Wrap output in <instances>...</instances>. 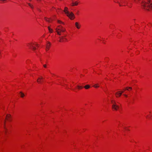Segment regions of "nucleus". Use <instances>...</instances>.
I'll return each instance as SVG.
<instances>
[{"mask_svg": "<svg viewBox=\"0 0 152 152\" xmlns=\"http://www.w3.org/2000/svg\"><path fill=\"white\" fill-rule=\"evenodd\" d=\"M135 3H141L142 8L147 10H152V0H134Z\"/></svg>", "mask_w": 152, "mask_h": 152, "instance_id": "1", "label": "nucleus"}, {"mask_svg": "<svg viewBox=\"0 0 152 152\" xmlns=\"http://www.w3.org/2000/svg\"><path fill=\"white\" fill-rule=\"evenodd\" d=\"M64 11L71 20H73L75 18V16L74 14L72 12H69L68 11V8L67 7H65Z\"/></svg>", "mask_w": 152, "mask_h": 152, "instance_id": "2", "label": "nucleus"}, {"mask_svg": "<svg viewBox=\"0 0 152 152\" xmlns=\"http://www.w3.org/2000/svg\"><path fill=\"white\" fill-rule=\"evenodd\" d=\"M27 46L29 48L34 50L37 49V48L38 47L39 45L36 42H33L27 44Z\"/></svg>", "mask_w": 152, "mask_h": 152, "instance_id": "3", "label": "nucleus"}, {"mask_svg": "<svg viewBox=\"0 0 152 152\" xmlns=\"http://www.w3.org/2000/svg\"><path fill=\"white\" fill-rule=\"evenodd\" d=\"M57 34L59 35H61V32H63L65 31V29L61 25L58 26L56 29Z\"/></svg>", "mask_w": 152, "mask_h": 152, "instance_id": "4", "label": "nucleus"}, {"mask_svg": "<svg viewBox=\"0 0 152 152\" xmlns=\"http://www.w3.org/2000/svg\"><path fill=\"white\" fill-rule=\"evenodd\" d=\"M11 118V115L9 114H7L6 116H5L4 118H3V124L4 126V129L5 130V132H6V131L7 130V129L4 126V122L5 120L6 119L7 120H10Z\"/></svg>", "mask_w": 152, "mask_h": 152, "instance_id": "5", "label": "nucleus"}, {"mask_svg": "<svg viewBox=\"0 0 152 152\" xmlns=\"http://www.w3.org/2000/svg\"><path fill=\"white\" fill-rule=\"evenodd\" d=\"M111 102L112 104V109L115 110H117L119 108V106L116 104V102L115 101L112 100Z\"/></svg>", "mask_w": 152, "mask_h": 152, "instance_id": "6", "label": "nucleus"}, {"mask_svg": "<svg viewBox=\"0 0 152 152\" xmlns=\"http://www.w3.org/2000/svg\"><path fill=\"white\" fill-rule=\"evenodd\" d=\"M114 1L116 3H118L119 4V5L120 6H123L121 4V3H125V1H123L122 0H114Z\"/></svg>", "mask_w": 152, "mask_h": 152, "instance_id": "7", "label": "nucleus"}, {"mask_svg": "<svg viewBox=\"0 0 152 152\" xmlns=\"http://www.w3.org/2000/svg\"><path fill=\"white\" fill-rule=\"evenodd\" d=\"M44 78L42 77H40L37 79V81L39 83H41L43 81Z\"/></svg>", "mask_w": 152, "mask_h": 152, "instance_id": "8", "label": "nucleus"}, {"mask_svg": "<svg viewBox=\"0 0 152 152\" xmlns=\"http://www.w3.org/2000/svg\"><path fill=\"white\" fill-rule=\"evenodd\" d=\"M66 36V35H65L64 36H62L60 37V42H64V39H65V40L66 41H67V39L65 38V37Z\"/></svg>", "mask_w": 152, "mask_h": 152, "instance_id": "9", "label": "nucleus"}, {"mask_svg": "<svg viewBox=\"0 0 152 152\" xmlns=\"http://www.w3.org/2000/svg\"><path fill=\"white\" fill-rule=\"evenodd\" d=\"M75 25L77 28L79 29L80 28V26L78 22H76L75 23Z\"/></svg>", "mask_w": 152, "mask_h": 152, "instance_id": "10", "label": "nucleus"}, {"mask_svg": "<svg viewBox=\"0 0 152 152\" xmlns=\"http://www.w3.org/2000/svg\"><path fill=\"white\" fill-rule=\"evenodd\" d=\"M78 2L77 1H75V2L72 1V6H77L78 5Z\"/></svg>", "mask_w": 152, "mask_h": 152, "instance_id": "11", "label": "nucleus"}, {"mask_svg": "<svg viewBox=\"0 0 152 152\" xmlns=\"http://www.w3.org/2000/svg\"><path fill=\"white\" fill-rule=\"evenodd\" d=\"M121 94L122 93H120L119 92H117L115 93V95L116 97L121 96Z\"/></svg>", "mask_w": 152, "mask_h": 152, "instance_id": "12", "label": "nucleus"}, {"mask_svg": "<svg viewBox=\"0 0 152 152\" xmlns=\"http://www.w3.org/2000/svg\"><path fill=\"white\" fill-rule=\"evenodd\" d=\"M19 95L21 97H23L24 96V94L22 92H20Z\"/></svg>", "mask_w": 152, "mask_h": 152, "instance_id": "13", "label": "nucleus"}, {"mask_svg": "<svg viewBox=\"0 0 152 152\" xmlns=\"http://www.w3.org/2000/svg\"><path fill=\"white\" fill-rule=\"evenodd\" d=\"M90 88V86L89 85H86L84 86V88L86 89H88Z\"/></svg>", "mask_w": 152, "mask_h": 152, "instance_id": "14", "label": "nucleus"}, {"mask_svg": "<svg viewBox=\"0 0 152 152\" xmlns=\"http://www.w3.org/2000/svg\"><path fill=\"white\" fill-rule=\"evenodd\" d=\"M28 6L32 9H33V8H34V7H33V6L30 3H28Z\"/></svg>", "mask_w": 152, "mask_h": 152, "instance_id": "15", "label": "nucleus"}, {"mask_svg": "<svg viewBox=\"0 0 152 152\" xmlns=\"http://www.w3.org/2000/svg\"><path fill=\"white\" fill-rule=\"evenodd\" d=\"M57 22L59 23L62 24H63L64 25V23L63 22H62L61 21H60V20H58Z\"/></svg>", "mask_w": 152, "mask_h": 152, "instance_id": "16", "label": "nucleus"}, {"mask_svg": "<svg viewBox=\"0 0 152 152\" xmlns=\"http://www.w3.org/2000/svg\"><path fill=\"white\" fill-rule=\"evenodd\" d=\"M129 89H132V87H126L125 90H129Z\"/></svg>", "mask_w": 152, "mask_h": 152, "instance_id": "17", "label": "nucleus"}, {"mask_svg": "<svg viewBox=\"0 0 152 152\" xmlns=\"http://www.w3.org/2000/svg\"><path fill=\"white\" fill-rule=\"evenodd\" d=\"M77 87L78 89H81L83 88L82 86L79 85H77Z\"/></svg>", "mask_w": 152, "mask_h": 152, "instance_id": "18", "label": "nucleus"}, {"mask_svg": "<svg viewBox=\"0 0 152 152\" xmlns=\"http://www.w3.org/2000/svg\"><path fill=\"white\" fill-rule=\"evenodd\" d=\"M7 0H0V3H4Z\"/></svg>", "mask_w": 152, "mask_h": 152, "instance_id": "19", "label": "nucleus"}, {"mask_svg": "<svg viewBox=\"0 0 152 152\" xmlns=\"http://www.w3.org/2000/svg\"><path fill=\"white\" fill-rule=\"evenodd\" d=\"M48 30H49V31L50 32V33L52 32V29H51L48 26Z\"/></svg>", "mask_w": 152, "mask_h": 152, "instance_id": "20", "label": "nucleus"}, {"mask_svg": "<svg viewBox=\"0 0 152 152\" xmlns=\"http://www.w3.org/2000/svg\"><path fill=\"white\" fill-rule=\"evenodd\" d=\"M93 87L95 88H98L99 87V86L98 85V84H96Z\"/></svg>", "mask_w": 152, "mask_h": 152, "instance_id": "21", "label": "nucleus"}, {"mask_svg": "<svg viewBox=\"0 0 152 152\" xmlns=\"http://www.w3.org/2000/svg\"><path fill=\"white\" fill-rule=\"evenodd\" d=\"M43 67L44 68H46L47 67V65L46 64H43Z\"/></svg>", "mask_w": 152, "mask_h": 152, "instance_id": "22", "label": "nucleus"}, {"mask_svg": "<svg viewBox=\"0 0 152 152\" xmlns=\"http://www.w3.org/2000/svg\"><path fill=\"white\" fill-rule=\"evenodd\" d=\"M30 61H28L26 62V64H28L29 63V62H30Z\"/></svg>", "mask_w": 152, "mask_h": 152, "instance_id": "23", "label": "nucleus"}, {"mask_svg": "<svg viewBox=\"0 0 152 152\" xmlns=\"http://www.w3.org/2000/svg\"><path fill=\"white\" fill-rule=\"evenodd\" d=\"M119 92H120V93H122H122H123L124 92V91H119Z\"/></svg>", "mask_w": 152, "mask_h": 152, "instance_id": "24", "label": "nucleus"}, {"mask_svg": "<svg viewBox=\"0 0 152 152\" xmlns=\"http://www.w3.org/2000/svg\"><path fill=\"white\" fill-rule=\"evenodd\" d=\"M124 96H125L126 97H127V96L125 94H124Z\"/></svg>", "mask_w": 152, "mask_h": 152, "instance_id": "25", "label": "nucleus"}, {"mask_svg": "<svg viewBox=\"0 0 152 152\" xmlns=\"http://www.w3.org/2000/svg\"><path fill=\"white\" fill-rule=\"evenodd\" d=\"M147 118H150V117H148V116H147Z\"/></svg>", "mask_w": 152, "mask_h": 152, "instance_id": "26", "label": "nucleus"}, {"mask_svg": "<svg viewBox=\"0 0 152 152\" xmlns=\"http://www.w3.org/2000/svg\"><path fill=\"white\" fill-rule=\"evenodd\" d=\"M48 45L49 44H50V43L49 42H48Z\"/></svg>", "mask_w": 152, "mask_h": 152, "instance_id": "27", "label": "nucleus"}, {"mask_svg": "<svg viewBox=\"0 0 152 152\" xmlns=\"http://www.w3.org/2000/svg\"><path fill=\"white\" fill-rule=\"evenodd\" d=\"M30 1H31L32 0H28Z\"/></svg>", "mask_w": 152, "mask_h": 152, "instance_id": "28", "label": "nucleus"}, {"mask_svg": "<svg viewBox=\"0 0 152 152\" xmlns=\"http://www.w3.org/2000/svg\"><path fill=\"white\" fill-rule=\"evenodd\" d=\"M64 39V42H65V41H66V40H65V39Z\"/></svg>", "mask_w": 152, "mask_h": 152, "instance_id": "29", "label": "nucleus"}, {"mask_svg": "<svg viewBox=\"0 0 152 152\" xmlns=\"http://www.w3.org/2000/svg\"><path fill=\"white\" fill-rule=\"evenodd\" d=\"M45 19L46 20H47V19H46V18H45Z\"/></svg>", "mask_w": 152, "mask_h": 152, "instance_id": "30", "label": "nucleus"}, {"mask_svg": "<svg viewBox=\"0 0 152 152\" xmlns=\"http://www.w3.org/2000/svg\"><path fill=\"white\" fill-rule=\"evenodd\" d=\"M40 0H37V1H40Z\"/></svg>", "mask_w": 152, "mask_h": 152, "instance_id": "31", "label": "nucleus"}]
</instances>
